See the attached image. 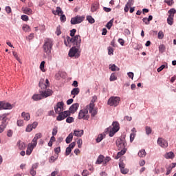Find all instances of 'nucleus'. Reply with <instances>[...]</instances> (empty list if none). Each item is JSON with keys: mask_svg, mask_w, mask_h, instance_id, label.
Listing matches in <instances>:
<instances>
[{"mask_svg": "<svg viewBox=\"0 0 176 176\" xmlns=\"http://www.w3.org/2000/svg\"><path fill=\"white\" fill-rule=\"evenodd\" d=\"M6 13H8V14L12 13V8H10V6H6Z\"/></svg>", "mask_w": 176, "mask_h": 176, "instance_id": "60", "label": "nucleus"}, {"mask_svg": "<svg viewBox=\"0 0 176 176\" xmlns=\"http://www.w3.org/2000/svg\"><path fill=\"white\" fill-rule=\"evenodd\" d=\"M73 138L74 134L72 133H69V135L66 138V144H71Z\"/></svg>", "mask_w": 176, "mask_h": 176, "instance_id": "30", "label": "nucleus"}, {"mask_svg": "<svg viewBox=\"0 0 176 176\" xmlns=\"http://www.w3.org/2000/svg\"><path fill=\"white\" fill-rule=\"evenodd\" d=\"M58 157V155L52 156L49 160L50 163H54V162L57 160Z\"/></svg>", "mask_w": 176, "mask_h": 176, "instance_id": "36", "label": "nucleus"}, {"mask_svg": "<svg viewBox=\"0 0 176 176\" xmlns=\"http://www.w3.org/2000/svg\"><path fill=\"white\" fill-rule=\"evenodd\" d=\"M35 146H36V145L34 144V142L28 144L26 151V155H28V156H30V155L32 153V151H34V148H35Z\"/></svg>", "mask_w": 176, "mask_h": 176, "instance_id": "14", "label": "nucleus"}, {"mask_svg": "<svg viewBox=\"0 0 176 176\" xmlns=\"http://www.w3.org/2000/svg\"><path fill=\"white\" fill-rule=\"evenodd\" d=\"M21 117L27 122L31 119V116L29 114V113H25L24 111L22 112Z\"/></svg>", "mask_w": 176, "mask_h": 176, "instance_id": "24", "label": "nucleus"}, {"mask_svg": "<svg viewBox=\"0 0 176 176\" xmlns=\"http://www.w3.org/2000/svg\"><path fill=\"white\" fill-rule=\"evenodd\" d=\"M152 133V129L150 126H146V133L149 135Z\"/></svg>", "mask_w": 176, "mask_h": 176, "instance_id": "50", "label": "nucleus"}, {"mask_svg": "<svg viewBox=\"0 0 176 176\" xmlns=\"http://www.w3.org/2000/svg\"><path fill=\"white\" fill-rule=\"evenodd\" d=\"M107 50L109 56L113 54V48H112L111 47H108Z\"/></svg>", "mask_w": 176, "mask_h": 176, "instance_id": "51", "label": "nucleus"}, {"mask_svg": "<svg viewBox=\"0 0 176 176\" xmlns=\"http://www.w3.org/2000/svg\"><path fill=\"white\" fill-rule=\"evenodd\" d=\"M56 14H58V16H60V14H63L64 13V12H63V10H61V8L60 7H57L56 8Z\"/></svg>", "mask_w": 176, "mask_h": 176, "instance_id": "41", "label": "nucleus"}, {"mask_svg": "<svg viewBox=\"0 0 176 176\" xmlns=\"http://www.w3.org/2000/svg\"><path fill=\"white\" fill-rule=\"evenodd\" d=\"M78 108H79V103H74L70 107H69V110L68 111L69 112V115H71V113H74L76 112V111H78Z\"/></svg>", "mask_w": 176, "mask_h": 176, "instance_id": "15", "label": "nucleus"}, {"mask_svg": "<svg viewBox=\"0 0 176 176\" xmlns=\"http://www.w3.org/2000/svg\"><path fill=\"white\" fill-rule=\"evenodd\" d=\"M54 111L56 113H60L62 111H64V102H58L56 106H54Z\"/></svg>", "mask_w": 176, "mask_h": 176, "instance_id": "10", "label": "nucleus"}, {"mask_svg": "<svg viewBox=\"0 0 176 176\" xmlns=\"http://www.w3.org/2000/svg\"><path fill=\"white\" fill-rule=\"evenodd\" d=\"M16 146L20 151H24L25 149V144L21 140H19L16 143Z\"/></svg>", "mask_w": 176, "mask_h": 176, "instance_id": "18", "label": "nucleus"}, {"mask_svg": "<svg viewBox=\"0 0 176 176\" xmlns=\"http://www.w3.org/2000/svg\"><path fill=\"white\" fill-rule=\"evenodd\" d=\"M40 69L42 72H45L46 70L45 69V60H43L40 64Z\"/></svg>", "mask_w": 176, "mask_h": 176, "instance_id": "39", "label": "nucleus"}, {"mask_svg": "<svg viewBox=\"0 0 176 176\" xmlns=\"http://www.w3.org/2000/svg\"><path fill=\"white\" fill-rule=\"evenodd\" d=\"M166 68V65H162V66H160L157 69V72H162V71H163L164 69Z\"/></svg>", "mask_w": 176, "mask_h": 176, "instance_id": "62", "label": "nucleus"}, {"mask_svg": "<svg viewBox=\"0 0 176 176\" xmlns=\"http://www.w3.org/2000/svg\"><path fill=\"white\" fill-rule=\"evenodd\" d=\"M164 50H166V47H164V45H160V47H159V51L161 53H163L164 52Z\"/></svg>", "mask_w": 176, "mask_h": 176, "instance_id": "54", "label": "nucleus"}, {"mask_svg": "<svg viewBox=\"0 0 176 176\" xmlns=\"http://www.w3.org/2000/svg\"><path fill=\"white\" fill-rule=\"evenodd\" d=\"M56 35H61V26L58 25L56 28Z\"/></svg>", "mask_w": 176, "mask_h": 176, "instance_id": "47", "label": "nucleus"}, {"mask_svg": "<svg viewBox=\"0 0 176 176\" xmlns=\"http://www.w3.org/2000/svg\"><path fill=\"white\" fill-rule=\"evenodd\" d=\"M74 120V118L73 117H70L69 116V117L66 119V122L67 123H73Z\"/></svg>", "mask_w": 176, "mask_h": 176, "instance_id": "49", "label": "nucleus"}, {"mask_svg": "<svg viewBox=\"0 0 176 176\" xmlns=\"http://www.w3.org/2000/svg\"><path fill=\"white\" fill-rule=\"evenodd\" d=\"M82 144H83V141L82 140V139H79L77 141L78 147V148H82Z\"/></svg>", "mask_w": 176, "mask_h": 176, "instance_id": "57", "label": "nucleus"}, {"mask_svg": "<svg viewBox=\"0 0 176 176\" xmlns=\"http://www.w3.org/2000/svg\"><path fill=\"white\" fill-rule=\"evenodd\" d=\"M60 21L62 23H65L67 21V17L65 16V14H60Z\"/></svg>", "mask_w": 176, "mask_h": 176, "instance_id": "48", "label": "nucleus"}, {"mask_svg": "<svg viewBox=\"0 0 176 176\" xmlns=\"http://www.w3.org/2000/svg\"><path fill=\"white\" fill-rule=\"evenodd\" d=\"M42 98H43V97L42 96V95L40 94H34L32 96V100H34V101H39L40 100H42Z\"/></svg>", "mask_w": 176, "mask_h": 176, "instance_id": "29", "label": "nucleus"}, {"mask_svg": "<svg viewBox=\"0 0 176 176\" xmlns=\"http://www.w3.org/2000/svg\"><path fill=\"white\" fill-rule=\"evenodd\" d=\"M104 140V135L102 134L98 135V138H96V142H101Z\"/></svg>", "mask_w": 176, "mask_h": 176, "instance_id": "42", "label": "nucleus"}, {"mask_svg": "<svg viewBox=\"0 0 176 176\" xmlns=\"http://www.w3.org/2000/svg\"><path fill=\"white\" fill-rule=\"evenodd\" d=\"M39 138H42V133H36L34 136V138H33L32 142H33L34 145H37L38 142V140H39Z\"/></svg>", "mask_w": 176, "mask_h": 176, "instance_id": "22", "label": "nucleus"}, {"mask_svg": "<svg viewBox=\"0 0 176 176\" xmlns=\"http://www.w3.org/2000/svg\"><path fill=\"white\" fill-rule=\"evenodd\" d=\"M21 19L23 21H28V20H29L28 16H27V15H22V16H21Z\"/></svg>", "mask_w": 176, "mask_h": 176, "instance_id": "58", "label": "nucleus"}, {"mask_svg": "<svg viewBox=\"0 0 176 176\" xmlns=\"http://www.w3.org/2000/svg\"><path fill=\"white\" fill-rule=\"evenodd\" d=\"M39 87H41L39 93L43 98H47V97H50V96H52L53 90L46 88V85L45 84V79L40 80Z\"/></svg>", "mask_w": 176, "mask_h": 176, "instance_id": "2", "label": "nucleus"}, {"mask_svg": "<svg viewBox=\"0 0 176 176\" xmlns=\"http://www.w3.org/2000/svg\"><path fill=\"white\" fill-rule=\"evenodd\" d=\"M80 91V89H79V88H74L71 91L72 96H74L73 98H75V96H78Z\"/></svg>", "mask_w": 176, "mask_h": 176, "instance_id": "28", "label": "nucleus"}, {"mask_svg": "<svg viewBox=\"0 0 176 176\" xmlns=\"http://www.w3.org/2000/svg\"><path fill=\"white\" fill-rule=\"evenodd\" d=\"M113 24V20L111 19V20L110 21H109V22L107 23V24L106 25L107 28L108 30H111V28L112 27Z\"/></svg>", "mask_w": 176, "mask_h": 176, "instance_id": "40", "label": "nucleus"}, {"mask_svg": "<svg viewBox=\"0 0 176 176\" xmlns=\"http://www.w3.org/2000/svg\"><path fill=\"white\" fill-rule=\"evenodd\" d=\"M8 116H9V113H4L2 115L1 118V124L3 126H7L8 125Z\"/></svg>", "mask_w": 176, "mask_h": 176, "instance_id": "19", "label": "nucleus"}, {"mask_svg": "<svg viewBox=\"0 0 176 176\" xmlns=\"http://www.w3.org/2000/svg\"><path fill=\"white\" fill-rule=\"evenodd\" d=\"M96 100H97V97L94 96L91 102L86 106L85 109L80 111L78 113V119H84V120H88L89 118V112L91 113V116L93 118L97 115V108H96V104H94Z\"/></svg>", "mask_w": 176, "mask_h": 176, "instance_id": "1", "label": "nucleus"}, {"mask_svg": "<svg viewBox=\"0 0 176 176\" xmlns=\"http://www.w3.org/2000/svg\"><path fill=\"white\" fill-rule=\"evenodd\" d=\"M116 146L118 148V151L122 149H126V140L124 138H119L116 142Z\"/></svg>", "mask_w": 176, "mask_h": 176, "instance_id": "8", "label": "nucleus"}, {"mask_svg": "<svg viewBox=\"0 0 176 176\" xmlns=\"http://www.w3.org/2000/svg\"><path fill=\"white\" fill-rule=\"evenodd\" d=\"M133 5H134V0H129L124 7V12H129V10Z\"/></svg>", "mask_w": 176, "mask_h": 176, "instance_id": "20", "label": "nucleus"}, {"mask_svg": "<svg viewBox=\"0 0 176 176\" xmlns=\"http://www.w3.org/2000/svg\"><path fill=\"white\" fill-rule=\"evenodd\" d=\"M112 126L113 127L110 126L106 129L107 133H109V137H113L119 131V129H120L118 122H113Z\"/></svg>", "mask_w": 176, "mask_h": 176, "instance_id": "5", "label": "nucleus"}, {"mask_svg": "<svg viewBox=\"0 0 176 176\" xmlns=\"http://www.w3.org/2000/svg\"><path fill=\"white\" fill-rule=\"evenodd\" d=\"M126 152H127V148L121 149V151L117 153L116 159H120V157H122V156H123Z\"/></svg>", "mask_w": 176, "mask_h": 176, "instance_id": "23", "label": "nucleus"}, {"mask_svg": "<svg viewBox=\"0 0 176 176\" xmlns=\"http://www.w3.org/2000/svg\"><path fill=\"white\" fill-rule=\"evenodd\" d=\"M75 34H76V29H73L70 31V36H72V38L75 36Z\"/></svg>", "mask_w": 176, "mask_h": 176, "instance_id": "56", "label": "nucleus"}, {"mask_svg": "<svg viewBox=\"0 0 176 176\" xmlns=\"http://www.w3.org/2000/svg\"><path fill=\"white\" fill-rule=\"evenodd\" d=\"M54 152L56 153V156H58V154L60 152H61V148L60 147H56L54 148Z\"/></svg>", "mask_w": 176, "mask_h": 176, "instance_id": "52", "label": "nucleus"}, {"mask_svg": "<svg viewBox=\"0 0 176 176\" xmlns=\"http://www.w3.org/2000/svg\"><path fill=\"white\" fill-rule=\"evenodd\" d=\"M104 162V155H100L96 160V164H101Z\"/></svg>", "mask_w": 176, "mask_h": 176, "instance_id": "32", "label": "nucleus"}, {"mask_svg": "<svg viewBox=\"0 0 176 176\" xmlns=\"http://www.w3.org/2000/svg\"><path fill=\"white\" fill-rule=\"evenodd\" d=\"M23 30L25 31V32H30V31H31V28L30 26H28V25H24L23 26Z\"/></svg>", "mask_w": 176, "mask_h": 176, "instance_id": "38", "label": "nucleus"}, {"mask_svg": "<svg viewBox=\"0 0 176 176\" xmlns=\"http://www.w3.org/2000/svg\"><path fill=\"white\" fill-rule=\"evenodd\" d=\"M12 54H13L14 57H15L16 60H17V61H19L20 63V58H19V56L17 55V52H13Z\"/></svg>", "mask_w": 176, "mask_h": 176, "instance_id": "61", "label": "nucleus"}, {"mask_svg": "<svg viewBox=\"0 0 176 176\" xmlns=\"http://www.w3.org/2000/svg\"><path fill=\"white\" fill-rule=\"evenodd\" d=\"M71 152H72V148H70L69 147H67L66 151H65V155L68 156V155H69Z\"/></svg>", "mask_w": 176, "mask_h": 176, "instance_id": "55", "label": "nucleus"}, {"mask_svg": "<svg viewBox=\"0 0 176 176\" xmlns=\"http://www.w3.org/2000/svg\"><path fill=\"white\" fill-rule=\"evenodd\" d=\"M168 13H169V16L174 17V14L176 13V10L174 8H171Z\"/></svg>", "mask_w": 176, "mask_h": 176, "instance_id": "37", "label": "nucleus"}, {"mask_svg": "<svg viewBox=\"0 0 176 176\" xmlns=\"http://www.w3.org/2000/svg\"><path fill=\"white\" fill-rule=\"evenodd\" d=\"M119 167L120 168V171L122 174H127L129 173V170H127L126 168H124L125 165H124V163H123V162H120Z\"/></svg>", "mask_w": 176, "mask_h": 176, "instance_id": "17", "label": "nucleus"}, {"mask_svg": "<svg viewBox=\"0 0 176 176\" xmlns=\"http://www.w3.org/2000/svg\"><path fill=\"white\" fill-rule=\"evenodd\" d=\"M36 127H38V123L36 122H34L32 123V124H28L25 129L26 133H31V131L33 129H35Z\"/></svg>", "mask_w": 176, "mask_h": 176, "instance_id": "16", "label": "nucleus"}, {"mask_svg": "<svg viewBox=\"0 0 176 176\" xmlns=\"http://www.w3.org/2000/svg\"><path fill=\"white\" fill-rule=\"evenodd\" d=\"M134 138H135V133H132L130 135V141L133 142L134 141Z\"/></svg>", "mask_w": 176, "mask_h": 176, "instance_id": "53", "label": "nucleus"}, {"mask_svg": "<svg viewBox=\"0 0 176 176\" xmlns=\"http://www.w3.org/2000/svg\"><path fill=\"white\" fill-rule=\"evenodd\" d=\"M165 2L167 3V5H168V6H171V5L174 3L173 0H165Z\"/></svg>", "mask_w": 176, "mask_h": 176, "instance_id": "59", "label": "nucleus"}, {"mask_svg": "<svg viewBox=\"0 0 176 176\" xmlns=\"http://www.w3.org/2000/svg\"><path fill=\"white\" fill-rule=\"evenodd\" d=\"M68 43H73L74 46H76L77 47H80V43H82V39L80 38V35H76L74 37L67 36L66 38Z\"/></svg>", "mask_w": 176, "mask_h": 176, "instance_id": "4", "label": "nucleus"}, {"mask_svg": "<svg viewBox=\"0 0 176 176\" xmlns=\"http://www.w3.org/2000/svg\"><path fill=\"white\" fill-rule=\"evenodd\" d=\"M58 129L57 127H55L52 129V135H57V133H58Z\"/></svg>", "mask_w": 176, "mask_h": 176, "instance_id": "63", "label": "nucleus"}, {"mask_svg": "<svg viewBox=\"0 0 176 176\" xmlns=\"http://www.w3.org/2000/svg\"><path fill=\"white\" fill-rule=\"evenodd\" d=\"M82 176H87L89 175V170H84L82 173Z\"/></svg>", "mask_w": 176, "mask_h": 176, "instance_id": "64", "label": "nucleus"}, {"mask_svg": "<svg viewBox=\"0 0 176 176\" xmlns=\"http://www.w3.org/2000/svg\"><path fill=\"white\" fill-rule=\"evenodd\" d=\"M109 69H111V71H112L113 72H115V71H120V69L116 67L115 64H113L109 65Z\"/></svg>", "mask_w": 176, "mask_h": 176, "instance_id": "33", "label": "nucleus"}, {"mask_svg": "<svg viewBox=\"0 0 176 176\" xmlns=\"http://www.w3.org/2000/svg\"><path fill=\"white\" fill-rule=\"evenodd\" d=\"M139 157H145L146 156V151L144 149L140 150L138 153Z\"/></svg>", "mask_w": 176, "mask_h": 176, "instance_id": "31", "label": "nucleus"}, {"mask_svg": "<svg viewBox=\"0 0 176 176\" xmlns=\"http://www.w3.org/2000/svg\"><path fill=\"white\" fill-rule=\"evenodd\" d=\"M164 157L165 159H174V157H175V155H174L173 152L170 151V152L166 153L164 155Z\"/></svg>", "mask_w": 176, "mask_h": 176, "instance_id": "27", "label": "nucleus"}, {"mask_svg": "<svg viewBox=\"0 0 176 176\" xmlns=\"http://www.w3.org/2000/svg\"><path fill=\"white\" fill-rule=\"evenodd\" d=\"M22 11L23 12V13H25V14L30 15V14H32V10L31 8H28L27 7H23Z\"/></svg>", "mask_w": 176, "mask_h": 176, "instance_id": "25", "label": "nucleus"}, {"mask_svg": "<svg viewBox=\"0 0 176 176\" xmlns=\"http://www.w3.org/2000/svg\"><path fill=\"white\" fill-rule=\"evenodd\" d=\"M97 9H98V6L97 4L93 5L91 8V11L92 12H96Z\"/></svg>", "mask_w": 176, "mask_h": 176, "instance_id": "45", "label": "nucleus"}, {"mask_svg": "<svg viewBox=\"0 0 176 176\" xmlns=\"http://www.w3.org/2000/svg\"><path fill=\"white\" fill-rule=\"evenodd\" d=\"M58 113V116L56 118V120H58V122H61V120H64V119L68 118V116H71L69 111H65L63 112L60 111Z\"/></svg>", "mask_w": 176, "mask_h": 176, "instance_id": "9", "label": "nucleus"}, {"mask_svg": "<svg viewBox=\"0 0 176 176\" xmlns=\"http://www.w3.org/2000/svg\"><path fill=\"white\" fill-rule=\"evenodd\" d=\"M153 19V16L152 15H149L148 18H143L142 21L146 25H149L151 24V21Z\"/></svg>", "mask_w": 176, "mask_h": 176, "instance_id": "21", "label": "nucleus"}, {"mask_svg": "<svg viewBox=\"0 0 176 176\" xmlns=\"http://www.w3.org/2000/svg\"><path fill=\"white\" fill-rule=\"evenodd\" d=\"M119 102H120V98L118 96H111L107 101V104L110 107H118Z\"/></svg>", "mask_w": 176, "mask_h": 176, "instance_id": "7", "label": "nucleus"}, {"mask_svg": "<svg viewBox=\"0 0 176 176\" xmlns=\"http://www.w3.org/2000/svg\"><path fill=\"white\" fill-rule=\"evenodd\" d=\"M157 38L158 39H163L164 38V34L162 31H160L157 34Z\"/></svg>", "mask_w": 176, "mask_h": 176, "instance_id": "44", "label": "nucleus"}, {"mask_svg": "<svg viewBox=\"0 0 176 176\" xmlns=\"http://www.w3.org/2000/svg\"><path fill=\"white\" fill-rule=\"evenodd\" d=\"M157 144L160 145L161 148H167L168 146V142L162 138H158Z\"/></svg>", "mask_w": 176, "mask_h": 176, "instance_id": "13", "label": "nucleus"}, {"mask_svg": "<svg viewBox=\"0 0 176 176\" xmlns=\"http://www.w3.org/2000/svg\"><path fill=\"white\" fill-rule=\"evenodd\" d=\"M84 131L83 130H74V135L76 137H82L83 135Z\"/></svg>", "mask_w": 176, "mask_h": 176, "instance_id": "26", "label": "nucleus"}, {"mask_svg": "<svg viewBox=\"0 0 176 176\" xmlns=\"http://www.w3.org/2000/svg\"><path fill=\"white\" fill-rule=\"evenodd\" d=\"M167 23L169 25H173V24H174V16H168Z\"/></svg>", "mask_w": 176, "mask_h": 176, "instance_id": "34", "label": "nucleus"}, {"mask_svg": "<svg viewBox=\"0 0 176 176\" xmlns=\"http://www.w3.org/2000/svg\"><path fill=\"white\" fill-rule=\"evenodd\" d=\"M87 20L90 24H94V23H96V20H94L93 16L90 15L87 16Z\"/></svg>", "mask_w": 176, "mask_h": 176, "instance_id": "35", "label": "nucleus"}, {"mask_svg": "<svg viewBox=\"0 0 176 176\" xmlns=\"http://www.w3.org/2000/svg\"><path fill=\"white\" fill-rule=\"evenodd\" d=\"M69 56L79 58V57H80V50L79 47H76V46L72 47L69 52Z\"/></svg>", "mask_w": 176, "mask_h": 176, "instance_id": "6", "label": "nucleus"}, {"mask_svg": "<svg viewBox=\"0 0 176 176\" xmlns=\"http://www.w3.org/2000/svg\"><path fill=\"white\" fill-rule=\"evenodd\" d=\"M13 105L5 101H0V109H12Z\"/></svg>", "mask_w": 176, "mask_h": 176, "instance_id": "12", "label": "nucleus"}, {"mask_svg": "<svg viewBox=\"0 0 176 176\" xmlns=\"http://www.w3.org/2000/svg\"><path fill=\"white\" fill-rule=\"evenodd\" d=\"M83 20H85V17L80 16H76L75 17L72 18L71 24H73V25L79 24L82 23Z\"/></svg>", "mask_w": 176, "mask_h": 176, "instance_id": "11", "label": "nucleus"}, {"mask_svg": "<svg viewBox=\"0 0 176 176\" xmlns=\"http://www.w3.org/2000/svg\"><path fill=\"white\" fill-rule=\"evenodd\" d=\"M53 39L49 38H45L44 44L43 45V50L47 56H50V54H52V50H53Z\"/></svg>", "mask_w": 176, "mask_h": 176, "instance_id": "3", "label": "nucleus"}, {"mask_svg": "<svg viewBox=\"0 0 176 176\" xmlns=\"http://www.w3.org/2000/svg\"><path fill=\"white\" fill-rule=\"evenodd\" d=\"M109 79L111 82H113V80H116L118 78L116 77V76H115V73H113L111 74Z\"/></svg>", "mask_w": 176, "mask_h": 176, "instance_id": "46", "label": "nucleus"}, {"mask_svg": "<svg viewBox=\"0 0 176 176\" xmlns=\"http://www.w3.org/2000/svg\"><path fill=\"white\" fill-rule=\"evenodd\" d=\"M16 124L19 127H21L22 126L24 125V120H18L17 122H16Z\"/></svg>", "mask_w": 176, "mask_h": 176, "instance_id": "43", "label": "nucleus"}]
</instances>
